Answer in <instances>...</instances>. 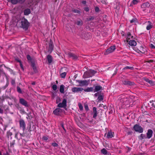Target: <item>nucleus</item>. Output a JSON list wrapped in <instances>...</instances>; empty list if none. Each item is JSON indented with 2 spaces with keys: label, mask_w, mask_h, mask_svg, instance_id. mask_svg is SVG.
I'll return each instance as SVG.
<instances>
[{
  "label": "nucleus",
  "mask_w": 155,
  "mask_h": 155,
  "mask_svg": "<svg viewBox=\"0 0 155 155\" xmlns=\"http://www.w3.org/2000/svg\"><path fill=\"white\" fill-rule=\"evenodd\" d=\"M123 83L125 85H132V83L128 81H123Z\"/></svg>",
  "instance_id": "obj_25"
},
{
  "label": "nucleus",
  "mask_w": 155,
  "mask_h": 155,
  "mask_svg": "<svg viewBox=\"0 0 155 155\" xmlns=\"http://www.w3.org/2000/svg\"><path fill=\"white\" fill-rule=\"evenodd\" d=\"M20 128L24 131L25 129L26 124L24 121L21 119L19 121Z\"/></svg>",
  "instance_id": "obj_8"
},
{
  "label": "nucleus",
  "mask_w": 155,
  "mask_h": 155,
  "mask_svg": "<svg viewBox=\"0 0 155 155\" xmlns=\"http://www.w3.org/2000/svg\"><path fill=\"white\" fill-rule=\"evenodd\" d=\"M133 69V67H129V66L126 67L124 68V69H131V70H132Z\"/></svg>",
  "instance_id": "obj_45"
},
{
  "label": "nucleus",
  "mask_w": 155,
  "mask_h": 155,
  "mask_svg": "<svg viewBox=\"0 0 155 155\" xmlns=\"http://www.w3.org/2000/svg\"><path fill=\"white\" fill-rule=\"evenodd\" d=\"M52 89L54 91H56L57 89V86L56 85L54 84L52 86Z\"/></svg>",
  "instance_id": "obj_44"
},
{
  "label": "nucleus",
  "mask_w": 155,
  "mask_h": 155,
  "mask_svg": "<svg viewBox=\"0 0 155 155\" xmlns=\"http://www.w3.org/2000/svg\"><path fill=\"white\" fill-rule=\"evenodd\" d=\"M62 112V109L60 108H57L54 110L53 113L54 114L56 115H60Z\"/></svg>",
  "instance_id": "obj_11"
},
{
  "label": "nucleus",
  "mask_w": 155,
  "mask_h": 155,
  "mask_svg": "<svg viewBox=\"0 0 155 155\" xmlns=\"http://www.w3.org/2000/svg\"><path fill=\"white\" fill-rule=\"evenodd\" d=\"M8 68V69H9L10 70L12 71V70H11V69H10V68Z\"/></svg>",
  "instance_id": "obj_64"
},
{
  "label": "nucleus",
  "mask_w": 155,
  "mask_h": 155,
  "mask_svg": "<svg viewBox=\"0 0 155 155\" xmlns=\"http://www.w3.org/2000/svg\"><path fill=\"white\" fill-rule=\"evenodd\" d=\"M136 19H133L130 21V22L131 23H134L136 21Z\"/></svg>",
  "instance_id": "obj_51"
},
{
  "label": "nucleus",
  "mask_w": 155,
  "mask_h": 155,
  "mask_svg": "<svg viewBox=\"0 0 155 155\" xmlns=\"http://www.w3.org/2000/svg\"><path fill=\"white\" fill-rule=\"evenodd\" d=\"M147 25L146 27V29L147 30H149L152 28L153 26V24L149 21H147Z\"/></svg>",
  "instance_id": "obj_21"
},
{
  "label": "nucleus",
  "mask_w": 155,
  "mask_h": 155,
  "mask_svg": "<svg viewBox=\"0 0 155 155\" xmlns=\"http://www.w3.org/2000/svg\"><path fill=\"white\" fill-rule=\"evenodd\" d=\"M35 82H32V85H35Z\"/></svg>",
  "instance_id": "obj_60"
},
{
  "label": "nucleus",
  "mask_w": 155,
  "mask_h": 155,
  "mask_svg": "<svg viewBox=\"0 0 155 155\" xmlns=\"http://www.w3.org/2000/svg\"><path fill=\"white\" fill-rule=\"evenodd\" d=\"M54 45L53 43L50 42L49 44L48 51L49 52L51 53L53 49Z\"/></svg>",
  "instance_id": "obj_20"
},
{
  "label": "nucleus",
  "mask_w": 155,
  "mask_h": 155,
  "mask_svg": "<svg viewBox=\"0 0 155 155\" xmlns=\"http://www.w3.org/2000/svg\"><path fill=\"white\" fill-rule=\"evenodd\" d=\"M99 107L100 110H103L104 109H105L107 107L102 104H101L99 105Z\"/></svg>",
  "instance_id": "obj_28"
},
{
  "label": "nucleus",
  "mask_w": 155,
  "mask_h": 155,
  "mask_svg": "<svg viewBox=\"0 0 155 155\" xmlns=\"http://www.w3.org/2000/svg\"><path fill=\"white\" fill-rule=\"evenodd\" d=\"M94 96H95L96 97L97 96V93H96L95 94Z\"/></svg>",
  "instance_id": "obj_62"
},
{
  "label": "nucleus",
  "mask_w": 155,
  "mask_h": 155,
  "mask_svg": "<svg viewBox=\"0 0 155 155\" xmlns=\"http://www.w3.org/2000/svg\"><path fill=\"white\" fill-rule=\"evenodd\" d=\"M84 10L86 11V12H88V11L89 9V8H88V7H85L84 8Z\"/></svg>",
  "instance_id": "obj_53"
},
{
  "label": "nucleus",
  "mask_w": 155,
  "mask_h": 155,
  "mask_svg": "<svg viewBox=\"0 0 155 155\" xmlns=\"http://www.w3.org/2000/svg\"><path fill=\"white\" fill-rule=\"evenodd\" d=\"M66 73L65 72H64L62 73L61 74V76L62 78H64L66 76Z\"/></svg>",
  "instance_id": "obj_39"
},
{
  "label": "nucleus",
  "mask_w": 155,
  "mask_h": 155,
  "mask_svg": "<svg viewBox=\"0 0 155 155\" xmlns=\"http://www.w3.org/2000/svg\"><path fill=\"white\" fill-rule=\"evenodd\" d=\"M140 52L143 54H145L147 51L146 48L143 46H141L140 48Z\"/></svg>",
  "instance_id": "obj_23"
},
{
  "label": "nucleus",
  "mask_w": 155,
  "mask_h": 155,
  "mask_svg": "<svg viewBox=\"0 0 155 155\" xmlns=\"http://www.w3.org/2000/svg\"><path fill=\"white\" fill-rule=\"evenodd\" d=\"M106 134H105L106 135ZM106 137L107 138H111L113 137L114 136V132H112L111 130L108 131L107 134H106Z\"/></svg>",
  "instance_id": "obj_15"
},
{
  "label": "nucleus",
  "mask_w": 155,
  "mask_h": 155,
  "mask_svg": "<svg viewBox=\"0 0 155 155\" xmlns=\"http://www.w3.org/2000/svg\"><path fill=\"white\" fill-rule=\"evenodd\" d=\"M2 118L0 117V123L2 122Z\"/></svg>",
  "instance_id": "obj_57"
},
{
  "label": "nucleus",
  "mask_w": 155,
  "mask_h": 155,
  "mask_svg": "<svg viewBox=\"0 0 155 155\" xmlns=\"http://www.w3.org/2000/svg\"><path fill=\"white\" fill-rule=\"evenodd\" d=\"M95 80V79L91 80V81H94Z\"/></svg>",
  "instance_id": "obj_63"
},
{
  "label": "nucleus",
  "mask_w": 155,
  "mask_h": 155,
  "mask_svg": "<svg viewBox=\"0 0 155 155\" xmlns=\"http://www.w3.org/2000/svg\"><path fill=\"white\" fill-rule=\"evenodd\" d=\"M95 10L96 12H97V7H96L95 8Z\"/></svg>",
  "instance_id": "obj_59"
},
{
  "label": "nucleus",
  "mask_w": 155,
  "mask_h": 155,
  "mask_svg": "<svg viewBox=\"0 0 155 155\" xmlns=\"http://www.w3.org/2000/svg\"><path fill=\"white\" fill-rule=\"evenodd\" d=\"M84 108L87 111H88L89 110V108L88 105L86 104L84 105Z\"/></svg>",
  "instance_id": "obj_49"
},
{
  "label": "nucleus",
  "mask_w": 155,
  "mask_h": 155,
  "mask_svg": "<svg viewBox=\"0 0 155 155\" xmlns=\"http://www.w3.org/2000/svg\"><path fill=\"white\" fill-rule=\"evenodd\" d=\"M139 2V0H133L132 3L134 5L137 4Z\"/></svg>",
  "instance_id": "obj_37"
},
{
  "label": "nucleus",
  "mask_w": 155,
  "mask_h": 155,
  "mask_svg": "<svg viewBox=\"0 0 155 155\" xmlns=\"http://www.w3.org/2000/svg\"><path fill=\"white\" fill-rule=\"evenodd\" d=\"M93 110L94 112L93 116V117L95 118L97 116L96 108L95 107H93Z\"/></svg>",
  "instance_id": "obj_31"
},
{
  "label": "nucleus",
  "mask_w": 155,
  "mask_h": 155,
  "mask_svg": "<svg viewBox=\"0 0 155 155\" xmlns=\"http://www.w3.org/2000/svg\"><path fill=\"white\" fill-rule=\"evenodd\" d=\"M19 102L20 104L25 107H28L29 106V105L28 102L23 98H19Z\"/></svg>",
  "instance_id": "obj_6"
},
{
  "label": "nucleus",
  "mask_w": 155,
  "mask_h": 155,
  "mask_svg": "<svg viewBox=\"0 0 155 155\" xmlns=\"http://www.w3.org/2000/svg\"><path fill=\"white\" fill-rule=\"evenodd\" d=\"M129 45L131 46H135L137 45L136 41L134 40H130L127 41Z\"/></svg>",
  "instance_id": "obj_19"
},
{
  "label": "nucleus",
  "mask_w": 155,
  "mask_h": 155,
  "mask_svg": "<svg viewBox=\"0 0 155 155\" xmlns=\"http://www.w3.org/2000/svg\"><path fill=\"white\" fill-rule=\"evenodd\" d=\"M77 82L79 84V86L81 87L88 85L89 84L88 81L86 80H78Z\"/></svg>",
  "instance_id": "obj_9"
},
{
  "label": "nucleus",
  "mask_w": 155,
  "mask_h": 155,
  "mask_svg": "<svg viewBox=\"0 0 155 155\" xmlns=\"http://www.w3.org/2000/svg\"><path fill=\"white\" fill-rule=\"evenodd\" d=\"M51 145L54 147H57L58 146V144L56 143H53L51 144Z\"/></svg>",
  "instance_id": "obj_47"
},
{
  "label": "nucleus",
  "mask_w": 155,
  "mask_h": 155,
  "mask_svg": "<svg viewBox=\"0 0 155 155\" xmlns=\"http://www.w3.org/2000/svg\"><path fill=\"white\" fill-rule=\"evenodd\" d=\"M65 86L63 85H61L60 87V91L62 94L64 93Z\"/></svg>",
  "instance_id": "obj_24"
},
{
  "label": "nucleus",
  "mask_w": 155,
  "mask_h": 155,
  "mask_svg": "<svg viewBox=\"0 0 155 155\" xmlns=\"http://www.w3.org/2000/svg\"><path fill=\"white\" fill-rule=\"evenodd\" d=\"M85 92H97V86H94V87H87L86 89L83 90Z\"/></svg>",
  "instance_id": "obj_7"
},
{
  "label": "nucleus",
  "mask_w": 155,
  "mask_h": 155,
  "mask_svg": "<svg viewBox=\"0 0 155 155\" xmlns=\"http://www.w3.org/2000/svg\"><path fill=\"white\" fill-rule=\"evenodd\" d=\"M62 127L63 128L64 130H65V128H64V127L63 125H62Z\"/></svg>",
  "instance_id": "obj_61"
},
{
  "label": "nucleus",
  "mask_w": 155,
  "mask_h": 155,
  "mask_svg": "<svg viewBox=\"0 0 155 155\" xmlns=\"http://www.w3.org/2000/svg\"><path fill=\"white\" fill-rule=\"evenodd\" d=\"M76 23L77 25L81 26L82 25L83 22L82 21L79 20Z\"/></svg>",
  "instance_id": "obj_32"
},
{
  "label": "nucleus",
  "mask_w": 155,
  "mask_h": 155,
  "mask_svg": "<svg viewBox=\"0 0 155 155\" xmlns=\"http://www.w3.org/2000/svg\"><path fill=\"white\" fill-rule=\"evenodd\" d=\"M102 90L103 88L100 85H97V92H99V91Z\"/></svg>",
  "instance_id": "obj_43"
},
{
  "label": "nucleus",
  "mask_w": 155,
  "mask_h": 155,
  "mask_svg": "<svg viewBox=\"0 0 155 155\" xmlns=\"http://www.w3.org/2000/svg\"><path fill=\"white\" fill-rule=\"evenodd\" d=\"M21 22L22 28L25 30L27 29L29 26V23L28 21L24 19L22 20Z\"/></svg>",
  "instance_id": "obj_3"
},
{
  "label": "nucleus",
  "mask_w": 155,
  "mask_h": 155,
  "mask_svg": "<svg viewBox=\"0 0 155 155\" xmlns=\"http://www.w3.org/2000/svg\"><path fill=\"white\" fill-rule=\"evenodd\" d=\"M86 1H83L82 2V3L84 4H85L86 3Z\"/></svg>",
  "instance_id": "obj_58"
},
{
  "label": "nucleus",
  "mask_w": 155,
  "mask_h": 155,
  "mask_svg": "<svg viewBox=\"0 0 155 155\" xmlns=\"http://www.w3.org/2000/svg\"><path fill=\"white\" fill-rule=\"evenodd\" d=\"M101 152L104 154H106L107 153V151L105 149H103L101 150Z\"/></svg>",
  "instance_id": "obj_40"
},
{
  "label": "nucleus",
  "mask_w": 155,
  "mask_h": 155,
  "mask_svg": "<svg viewBox=\"0 0 155 155\" xmlns=\"http://www.w3.org/2000/svg\"><path fill=\"white\" fill-rule=\"evenodd\" d=\"M61 101V98L59 97H58L56 98V102L57 104H58Z\"/></svg>",
  "instance_id": "obj_42"
},
{
  "label": "nucleus",
  "mask_w": 155,
  "mask_h": 155,
  "mask_svg": "<svg viewBox=\"0 0 155 155\" xmlns=\"http://www.w3.org/2000/svg\"><path fill=\"white\" fill-rule=\"evenodd\" d=\"M27 59L28 61H31V58L29 55H27Z\"/></svg>",
  "instance_id": "obj_50"
},
{
  "label": "nucleus",
  "mask_w": 155,
  "mask_h": 155,
  "mask_svg": "<svg viewBox=\"0 0 155 155\" xmlns=\"http://www.w3.org/2000/svg\"><path fill=\"white\" fill-rule=\"evenodd\" d=\"M6 134L8 137L9 138V137L11 136L12 134L11 132L9 131H8L7 132Z\"/></svg>",
  "instance_id": "obj_36"
},
{
  "label": "nucleus",
  "mask_w": 155,
  "mask_h": 155,
  "mask_svg": "<svg viewBox=\"0 0 155 155\" xmlns=\"http://www.w3.org/2000/svg\"><path fill=\"white\" fill-rule=\"evenodd\" d=\"M4 155H9V153L7 151L4 154Z\"/></svg>",
  "instance_id": "obj_56"
},
{
  "label": "nucleus",
  "mask_w": 155,
  "mask_h": 155,
  "mask_svg": "<svg viewBox=\"0 0 155 155\" xmlns=\"http://www.w3.org/2000/svg\"><path fill=\"white\" fill-rule=\"evenodd\" d=\"M78 106L80 110H83V107L81 104H78Z\"/></svg>",
  "instance_id": "obj_46"
},
{
  "label": "nucleus",
  "mask_w": 155,
  "mask_h": 155,
  "mask_svg": "<svg viewBox=\"0 0 155 155\" xmlns=\"http://www.w3.org/2000/svg\"><path fill=\"white\" fill-rule=\"evenodd\" d=\"M151 48H155V47L152 44L151 45Z\"/></svg>",
  "instance_id": "obj_55"
},
{
  "label": "nucleus",
  "mask_w": 155,
  "mask_h": 155,
  "mask_svg": "<svg viewBox=\"0 0 155 155\" xmlns=\"http://www.w3.org/2000/svg\"><path fill=\"white\" fill-rule=\"evenodd\" d=\"M145 80L148 83H149V84H153V82L152 81L148 79V78H146L145 79Z\"/></svg>",
  "instance_id": "obj_33"
},
{
  "label": "nucleus",
  "mask_w": 155,
  "mask_h": 155,
  "mask_svg": "<svg viewBox=\"0 0 155 155\" xmlns=\"http://www.w3.org/2000/svg\"><path fill=\"white\" fill-rule=\"evenodd\" d=\"M116 49L115 46H113L108 48L106 51V54H108L113 52Z\"/></svg>",
  "instance_id": "obj_16"
},
{
  "label": "nucleus",
  "mask_w": 155,
  "mask_h": 155,
  "mask_svg": "<svg viewBox=\"0 0 155 155\" xmlns=\"http://www.w3.org/2000/svg\"><path fill=\"white\" fill-rule=\"evenodd\" d=\"M17 92L19 93H22V92L21 88L18 86H17Z\"/></svg>",
  "instance_id": "obj_35"
},
{
  "label": "nucleus",
  "mask_w": 155,
  "mask_h": 155,
  "mask_svg": "<svg viewBox=\"0 0 155 155\" xmlns=\"http://www.w3.org/2000/svg\"><path fill=\"white\" fill-rule=\"evenodd\" d=\"M134 98L133 96L129 97L127 95H123L119 98V105L122 108H125L132 106L134 102L133 100Z\"/></svg>",
  "instance_id": "obj_1"
},
{
  "label": "nucleus",
  "mask_w": 155,
  "mask_h": 155,
  "mask_svg": "<svg viewBox=\"0 0 155 155\" xmlns=\"http://www.w3.org/2000/svg\"><path fill=\"white\" fill-rule=\"evenodd\" d=\"M68 55L70 58H72L73 60H76L78 59V56L71 52L68 53Z\"/></svg>",
  "instance_id": "obj_12"
},
{
  "label": "nucleus",
  "mask_w": 155,
  "mask_h": 155,
  "mask_svg": "<svg viewBox=\"0 0 155 155\" xmlns=\"http://www.w3.org/2000/svg\"><path fill=\"white\" fill-rule=\"evenodd\" d=\"M3 109L0 108V114H3Z\"/></svg>",
  "instance_id": "obj_54"
},
{
  "label": "nucleus",
  "mask_w": 155,
  "mask_h": 155,
  "mask_svg": "<svg viewBox=\"0 0 155 155\" xmlns=\"http://www.w3.org/2000/svg\"><path fill=\"white\" fill-rule=\"evenodd\" d=\"M139 138L140 140H142L143 139L147 138L146 135L143 134H141L139 136Z\"/></svg>",
  "instance_id": "obj_27"
},
{
  "label": "nucleus",
  "mask_w": 155,
  "mask_h": 155,
  "mask_svg": "<svg viewBox=\"0 0 155 155\" xmlns=\"http://www.w3.org/2000/svg\"><path fill=\"white\" fill-rule=\"evenodd\" d=\"M18 62L20 63V67L21 68V69L23 70H24V68H23V65L22 64V63L21 61H18Z\"/></svg>",
  "instance_id": "obj_48"
},
{
  "label": "nucleus",
  "mask_w": 155,
  "mask_h": 155,
  "mask_svg": "<svg viewBox=\"0 0 155 155\" xmlns=\"http://www.w3.org/2000/svg\"><path fill=\"white\" fill-rule=\"evenodd\" d=\"M11 84H12V85H14V84H15V80H12L11 81Z\"/></svg>",
  "instance_id": "obj_52"
},
{
  "label": "nucleus",
  "mask_w": 155,
  "mask_h": 155,
  "mask_svg": "<svg viewBox=\"0 0 155 155\" xmlns=\"http://www.w3.org/2000/svg\"><path fill=\"white\" fill-rule=\"evenodd\" d=\"M8 2H11L13 4H16L18 3L22 4L24 2L25 0H7Z\"/></svg>",
  "instance_id": "obj_10"
},
{
  "label": "nucleus",
  "mask_w": 155,
  "mask_h": 155,
  "mask_svg": "<svg viewBox=\"0 0 155 155\" xmlns=\"http://www.w3.org/2000/svg\"><path fill=\"white\" fill-rule=\"evenodd\" d=\"M42 140H44L45 141H47L48 139V136H44L42 138Z\"/></svg>",
  "instance_id": "obj_41"
},
{
  "label": "nucleus",
  "mask_w": 155,
  "mask_h": 155,
  "mask_svg": "<svg viewBox=\"0 0 155 155\" xmlns=\"http://www.w3.org/2000/svg\"><path fill=\"white\" fill-rule=\"evenodd\" d=\"M150 5V4L148 2H146L142 4L141 5V7L143 9L142 10L144 11L147 8H149Z\"/></svg>",
  "instance_id": "obj_14"
},
{
  "label": "nucleus",
  "mask_w": 155,
  "mask_h": 155,
  "mask_svg": "<svg viewBox=\"0 0 155 155\" xmlns=\"http://www.w3.org/2000/svg\"><path fill=\"white\" fill-rule=\"evenodd\" d=\"M31 66L34 71L36 72L37 71L36 67L34 64L33 63L31 64Z\"/></svg>",
  "instance_id": "obj_34"
},
{
  "label": "nucleus",
  "mask_w": 155,
  "mask_h": 155,
  "mask_svg": "<svg viewBox=\"0 0 155 155\" xmlns=\"http://www.w3.org/2000/svg\"><path fill=\"white\" fill-rule=\"evenodd\" d=\"M153 132L152 130L149 129L147 133V138L150 139L152 136Z\"/></svg>",
  "instance_id": "obj_18"
},
{
  "label": "nucleus",
  "mask_w": 155,
  "mask_h": 155,
  "mask_svg": "<svg viewBox=\"0 0 155 155\" xmlns=\"http://www.w3.org/2000/svg\"><path fill=\"white\" fill-rule=\"evenodd\" d=\"M96 73L95 71L90 70L85 72L83 75V77L84 78H87L92 77Z\"/></svg>",
  "instance_id": "obj_2"
},
{
  "label": "nucleus",
  "mask_w": 155,
  "mask_h": 155,
  "mask_svg": "<svg viewBox=\"0 0 155 155\" xmlns=\"http://www.w3.org/2000/svg\"><path fill=\"white\" fill-rule=\"evenodd\" d=\"M33 126L32 127H31V124H29L28 127L27 129L28 130V131L29 132H30L31 131L33 130L34 129L33 128Z\"/></svg>",
  "instance_id": "obj_30"
},
{
  "label": "nucleus",
  "mask_w": 155,
  "mask_h": 155,
  "mask_svg": "<svg viewBox=\"0 0 155 155\" xmlns=\"http://www.w3.org/2000/svg\"><path fill=\"white\" fill-rule=\"evenodd\" d=\"M134 130L140 133H142L143 132V129L142 127L138 124L135 125L134 127Z\"/></svg>",
  "instance_id": "obj_5"
},
{
  "label": "nucleus",
  "mask_w": 155,
  "mask_h": 155,
  "mask_svg": "<svg viewBox=\"0 0 155 155\" xmlns=\"http://www.w3.org/2000/svg\"><path fill=\"white\" fill-rule=\"evenodd\" d=\"M104 97L103 93L101 91L97 92V102H103Z\"/></svg>",
  "instance_id": "obj_4"
},
{
  "label": "nucleus",
  "mask_w": 155,
  "mask_h": 155,
  "mask_svg": "<svg viewBox=\"0 0 155 155\" xmlns=\"http://www.w3.org/2000/svg\"><path fill=\"white\" fill-rule=\"evenodd\" d=\"M72 12L77 13H80V11L78 9H73L72 10Z\"/></svg>",
  "instance_id": "obj_38"
},
{
  "label": "nucleus",
  "mask_w": 155,
  "mask_h": 155,
  "mask_svg": "<svg viewBox=\"0 0 155 155\" xmlns=\"http://www.w3.org/2000/svg\"><path fill=\"white\" fill-rule=\"evenodd\" d=\"M47 59L48 61V64H50L52 62L53 60L52 56L50 55H48L47 56Z\"/></svg>",
  "instance_id": "obj_22"
},
{
  "label": "nucleus",
  "mask_w": 155,
  "mask_h": 155,
  "mask_svg": "<svg viewBox=\"0 0 155 155\" xmlns=\"http://www.w3.org/2000/svg\"><path fill=\"white\" fill-rule=\"evenodd\" d=\"M84 89L82 87H74L72 88L71 90L74 93L82 91Z\"/></svg>",
  "instance_id": "obj_17"
},
{
  "label": "nucleus",
  "mask_w": 155,
  "mask_h": 155,
  "mask_svg": "<svg viewBox=\"0 0 155 155\" xmlns=\"http://www.w3.org/2000/svg\"><path fill=\"white\" fill-rule=\"evenodd\" d=\"M126 37L127 41V40H130L131 38H132L133 36L131 35L130 33L128 32L127 33Z\"/></svg>",
  "instance_id": "obj_29"
},
{
  "label": "nucleus",
  "mask_w": 155,
  "mask_h": 155,
  "mask_svg": "<svg viewBox=\"0 0 155 155\" xmlns=\"http://www.w3.org/2000/svg\"><path fill=\"white\" fill-rule=\"evenodd\" d=\"M67 101L66 99H64L62 103H59L58 105V107H65L66 106Z\"/></svg>",
  "instance_id": "obj_13"
},
{
  "label": "nucleus",
  "mask_w": 155,
  "mask_h": 155,
  "mask_svg": "<svg viewBox=\"0 0 155 155\" xmlns=\"http://www.w3.org/2000/svg\"><path fill=\"white\" fill-rule=\"evenodd\" d=\"M31 12V11L30 9H27L24 11V14L25 15H28Z\"/></svg>",
  "instance_id": "obj_26"
}]
</instances>
